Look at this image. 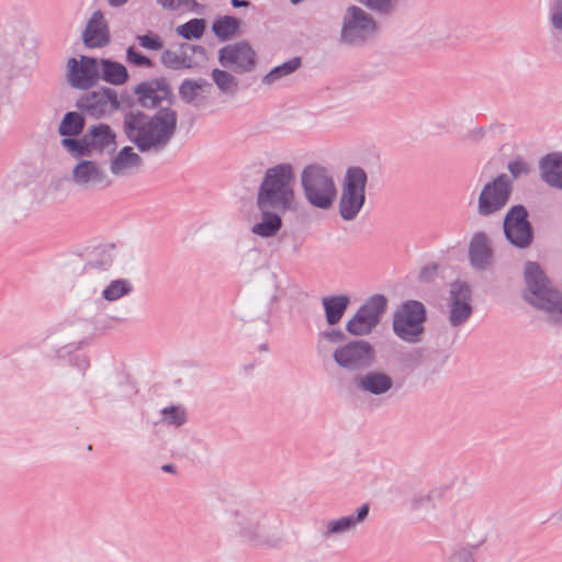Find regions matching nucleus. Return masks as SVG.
I'll use <instances>...</instances> for the list:
<instances>
[{
    "mask_svg": "<svg viewBox=\"0 0 562 562\" xmlns=\"http://www.w3.org/2000/svg\"><path fill=\"white\" fill-rule=\"evenodd\" d=\"M124 133L130 142L143 151L159 153L168 145L177 128V113L161 108L154 115L130 111L123 120Z\"/></svg>",
    "mask_w": 562,
    "mask_h": 562,
    "instance_id": "1",
    "label": "nucleus"
},
{
    "mask_svg": "<svg viewBox=\"0 0 562 562\" xmlns=\"http://www.w3.org/2000/svg\"><path fill=\"white\" fill-rule=\"evenodd\" d=\"M295 170L290 162L266 169L257 191V209L276 207L281 213L296 211Z\"/></svg>",
    "mask_w": 562,
    "mask_h": 562,
    "instance_id": "2",
    "label": "nucleus"
},
{
    "mask_svg": "<svg viewBox=\"0 0 562 562\" xmlns=\"http://www.w3.org/2000/svg\"><path fill=\"white\" fill-rule=\"evenodd\" d=\"M300 184L305 201L315 209L329 210L337 199L334 175L321 164L306 165L301 171Z\"/></svg>",
    "mask_w": 562,
    "mask_h": 562,
    "instance_id": "3",
    "label": "nucleus"
},
{
    "mask_svg": "<svg viewBox=\"0 0 562 562\" xmlns=\"http://www.w3.org/2000/svg\"><path fill=\"white\" fill-rule=\"evenodd\" d=\"M525 281L528 290L526 300L533 306L546 311L550 322L562 324V297L550 286L538 263L530 261L526 263Z\"/></svg>",
    "mask_w": 562,
    "mask_h": 562,
    "instance_id": "4",
    "label": "nucleus"
},
{
    "mask_svg": "<svg viewBox=\"0 0 562 562\" xmlns=\"http://www.w3.org/2000/svg\"><path fill=\"white\" fill-rule=\"evenodd\" d=\"M268 515L257 504H243L232 509L227 517L231 535L248 543L259 544L268 531Z\"/></svg>",
    "mask_w": 562,
    "mask_h": 562,
    "instance_id": "5",
    "label": "nucleus"
},
{
    "mask_svg": "<svg viewBox=\"0 0 562 562\" xmlns=\"http://www.w3.org/2000/svg\"><path fill=\"white\" fill-rule=\"evenodd\" d=\"M367 172L359 166L348 167L341 181L339 216L347 222L358 217L366 203Z\"/></svg>",
    "mask_w": 562,
    "mask_h": 562,
    "instance_id": "6",
    "label": "nucleus"
},
{
    "mask_svg": "<svg viewBox=\"0 0 562 562\" xmlns=\"http://www.w3.org/2000/svg\"><path fill=\"white\" fill-rule=\"evenodd\" d=\"M426 318L427 311L422 302L415 300L406 301L393 313V333L406 344H419L425 333Z\"/></svg>",
    "mask_w": 562,
    "mask_h": 562,
    "instance_id": "7",
    "label": "nucleus"
},
{
    "mask_svg": "<svg viewBox=\"0 0 562 562\" xmlns=\"http://www.w3.org/2000/svg\"><path fill=\"white\" fill-rule=\"evenodd\" d=\"M375 20L363 9L348 7L342 18L340 41L347 45L357 46L372 40L378 33Z\"/></svg>",
    "mask_w": 562,
    "mask_h": 562,
    "instance_id": "8",
    "label": "nucleus"
},
{
    "mask_svg": "<svg viewBox=\"0 0 562 562\" xmlns=\"http://www.w3.org/2000/svg\"><path fill=\"white\" fill-rule=\"evenodd\" d=\"M387 308L383 294L370 296L347 322L346 330L352 336H367L378 326Z\"/></svg>",
    "mask_w": 562,
    "mask_h": 562,
    "instance_id": "9",
    "label": "nucleus"
},
{
    "mask_svg": "<svg viewBox=\"0 0 562 562\" xmlns=\"http://www.w3.org/2000/svg\"><path fill=\"white\" fill-rule=\"evenodd\" d=\"M333 358L339 368L347 371H359L373 363L375 350L366 340H352L336 348Z\"/></svg>",
    "mask_w": 562,
    "mask_h": 562,
    "instance_id": "10",
    "label": "nucleus"
},
{
    "mask_svg": "<svg viewBox=\"0 0 562 562\" xmlns=\"http://www.w3.org/2000/svg\"><path fill=\"white\" fill-rule=\"evenodd\" d=\"M448 321L454 328L463 326L473 313L472 291L464 281H453L446 299Z\"/></svg>",
    "mask_w": 562,
    "mask_h": 562,
    "instance_id": "11",
    "label": "nucleus"
},
{
    "mask_svg": "<svg viewBox=\"0 0 562 562\" xmlns=\"http://www.w3.org/2000/svg\"><path fill=\"white\" fill-rule=\"evenodd\" d=\"M512 192L509 178L502 173L486 182L477 199V213L482 216L494 214L507 204Z\"/></svg>",
    "mask_w": 562,
    "mask_h": 562,
    "instance_id": "12",
    "label": "nucleus"
},
{
    "mask_svg": "<svg viewBox=\"0 0 562 562\" xmlns=\"http://www.w3.org/2000/svg\"><path fill=\"white\" fill-rule=\"evenodd\" d=\"M503 227L507 240L513 246L520 249L530 246L532 241V229L525 206H513L504 218Z\"/></svg>",
    "mask_w": 562,
    "mask_h": 562,
    "instance_id": "13",
    "label": "nucleus"
},
{
    "mask_svg": "<svg viewBox=\"0 0 562 562\" xmlns=\"http://www.w3.org/2000/svg\"><path fill=\"white\" fill-rule=\"evenodd\" d=\"M117 92L112 88H101L82 95L76 106L94 119H101L112 114L120 108Z\"/></svg>",
    "mask_w": 562,
    "mask_h": 562,
    "instance_id": "14",
    "label": "nucleus"
},
{
    "mask_svg": "<svg viewBox=\"0 0 562 562\" xmlns=\"http://www.w3.org/2000/svg\"><path fill=\"white\" fill-rule=\"evenodd\" d=\"M67 82L70 87L87 90L100 80L99 59L80 56V59L69 58L66 65Z\"/></svg>",
    "mask_w": 562,
    "mask_h": 562,
    "instance_id": "15",
    "label": "nucleus"
},
{
    "mask_svg": "<svg viewBox=\"0 0 562 562\" xmlns=\"http://www.w3.org/2000/svg\"><path fill=\"white\" fill-rule=\"evenodd\" d=\"M218 61L225 68L237 74L250 71L256 65V53L244 41L228 44L220 49Z\"/></svg>",
    "mask_w": 562,
    "mask_h": 562,
    "instance_id": "16",
    "label": "nucleus"
},
{
    "mask_svg": "<svg viewBox=\"0 0 562 562\" xmlns=\"http://www.w3.org/2000/svg\"><path fill=\"white\" fill-rule=\"evenodd\" d=\"M369 512V504H363L353 514L323 521L321 537L324 540H335L355 532L358 526L364 524L368 519Z\"/></svg>",
    "mask_w": 562,
    "mask_h": 562,
    "instance_id": "17",
    "label": "nucleus"
},
{
    "mask_svg": "<svg viewBox=\"0 0 562 562\" xmlns=\"http://www.w3.org/2000/svg\"><path fill=\"white\" fill-rule=\"evenodd\" d=\"M71 182L82 190L103 189L112 184L105 170L93 160H80L72 168Z\"/></svg>",
    "mask_w": 562,
    "mask_h": 562,
    "instance_id": "18",
    "label": "nucleus"
},
{
    "mask_svg": "<svg viewBox=\"0 0 562 562\" xmlns=\"http://www.w3.org/2000/svg\"><path fill=\"white\" fill-rule=\"evenodd\" d=\"M193 55H198L201 59H204L205 48L200 45L182 44L180 52L165 49L161 53L160 60L165 67L179 70L182 68H191L195 65V61L192 60Z\"/></svg>",
    "mask_w": 562,
    "mask_h": 562,
    "instance_id": "19",
    "label": "nucleus"
},
{
    "mask_svg": "<svg viewBox=\"0 0 562 562\" xmlns=\"http://www.w3.org/2000/svg\"><path fill=\"white\" fill-rule=\"evenodd\" d=\"M83 44L89 48L104 47L110 43V32L104 14L95 10L82 32Z\"/></svg>",
    "mask_w": 562,
    "mask_h": 562,
    "instance_id": "20",
    "label": "nucleus"
},
{
    "mask_svg": "<svg viewBox=\"0 0 562 562\" xmlns=\"http://www.w3.org/2000/svg\"><path fill=\"white\" fill-rule=\"evenodd\" d=\"M469 259L472 267L476 270H487L492 267L494 257L487 235L483 232H476L469 244Z\"/></svg>",
    "mask_w": 562,
    "mask_h": 562,
    "instance_id": "21",
    "label": "nucleus"
},
{
    "mask_svg": "<svg viewBox=\"0 0 562 562\" xmlns=\"http://www.w3.org/2000/svg\"><path fill=\"white\" fill-rule=\"evenodd\" d=\"M138 102L144 108H156L167 100L170 94V88L164 81L151 80L137 85L134 89Z\"/></svg>",
    "mask_w": 562,
    "mask_h": 562,
    "instance_id": "22",
    "label": "nucleus"
},
{
    "mask_svg": "<svg viewBox=\"0 0 562 562\" xmlns=\"http://www.w3.org/2000/svg\"><path fill=\"white\" fill-rule=\"evenodd\" d=\"M356 387L371 395H384L393 387V379L382 371H369L355 379Z\"/></svg>",
    "mask_w": 562,
    "mask_h": 562,
    "instance_id": "23",
    "label": "nucleus"
},
{
    "mask_svg": "<svg viewBox=\"0 0 562 562\" xmlns=\"http://www.w3.org/2000/svg\"><path fill=\"white\" fill-rule=\"evenodd\" d=\"M142 157L131 146L123 147L110 161V172L114 177L124 178L131 176L140 168Z\"/></svg>",
    "mask_w": 562,
    "mask_h": 562,
    "instance_id": "24",
    "label": "nucleus"
},
{
    "mask_svg": "<svg viewBox=\"0 0 562 562\" xmlns=\"http://www.w3.org/2000/svg\"><path fill=\"white\" fill-rule=\"evenodd\" d=\"M212 90V85L203 79H186L179 87V97L187 103L200 106L205 103V97Z\"/></svg>",
    "mask_w": 562,
    "mask_h": 562,
    "instance_id": "25",
    "label": "nucleus"
},
{
    "mask_svg": "<svg viewBox=\"0 0 562 562\" xmlns=\"http://www.w3.org/2000/svg\"><path fill=\"white\" fill-rule=\"evenodd\" d=\"M91 153L112 151L115 147V134L112 128L104 123L91 126L86 133Z\"/></svg>",
    "mask_w": 562,
    "mask_h": 562,
    "instance_id": "26",
    "label": "nucleus"
},
{
    "mask_svg": "<svg viewBox=\"0 0 562 562\" xmlns=\"http://www.w3.org/2000/svg\"><path fill=\"white\" fill-rule=\"evenodd\" d=\"M451 24L441 18H430L424 22L420 29L423 40L429 45H441L450 38Z\"/></svg>",
    "mask_w": 562,
    "mask_h": 562,
    "instance_id": "27",
    "label": "nucleus"
},
{
    "mask_svg": "<svg viewBox=\"0 0 562 562\" xmlns=\"http://www.w3.org/2000/svg\"><path fill=\"white\" fill-rule=\"evenodd\" d=\"M259 221L251 227V233L261 238H271L278 235L282 227L280 212L276 207L258 209Z\"/></svg>",
    "mask_w": 562,
    "mask_h": 562,
    "instance_id": "28",
    "label": "nucleus"
},
{
    "mask_svg": "<svg viewBox=\"0 0 562 562\" xmlns=\"http://www.w3.org/2000/svg\"><path fill=\"white\" fill-rule=\"evenodd\" d=\"M541 179L550 187L562 190V154H549L540 161Z\"/></svg>",
    "mask_w": 562,
    "mask_h": 562,
    "instance_id": "29",
    "label": "nucleus"
},
{
    "mask_svg": "<svg viewBox=\"0 0 562 562\" xmlns=\"http://www.w3.org/2000/svg\"><path fill=\"white\" fill-rule=\"evenodd\" d=\"M349 303L350 297L346 294L324 296L322 299V304L324 306L325 317L328 325H336L340 322Z\"/></svg>",
    "mask_w": 562,
    "mask_h": 562,
    "instance_id": "30",
    "label": "nucleus"
},
{
    "mask_svg": "<svg viewBox=\"0 0 562 562\" xmlns=\"http://www.w3.org/2000/svg\"><path fill=\"white\" fill-rule=\"evenodd\" d=\"M100 79L114 86L123 85L128 79L126 67L110 59H99Z\"/></svg>",
    "mask_w": 562,
    "mask_h": 562,
    "instance_id": "31",
    "label": "nucleus"
},
{
    "mask_svg": "<svg viewBox=\"0 0 562 562\" xmlns=\"http://www.w3.org/2000/svg\"><path fill=\"white\" fill-rule=\"evenodd\" d=\"M211 77L222 94L229 98L237 94L239 81L235 76L226 70L215 68L212 70Z\"/></svg>",
    "mask_w": 562,
    "mask_h": 562,
    "instance_id": "32",
    "label": "nucleus"
},
{
    "mask_svg": "<svg viewBox=\"0 0 562 562\" xmlns=\"http://www.w3.org/2000/svg\"><path fill=\"white\" fill-rule=\"evenodd\" d=\"M85 127V117L78 112H67L58 126V133L64 138L76 137L81 134Z\"/></svg>",
    "mask_w": 562,
    "mask_h": 562,
    "instance_id": "33",
    "label": "nucleus"
},
{
    "mask_svg": "<svg viewBox=\"0 0 562 562\" xmlns=\"http://www.w3.org/2000/svg\"><path fill=\"white\" fill-rule=\"evenodd\" d=\"M486 538L481 537L474 544L462 543L456 546L448 553L445 562H475V553L480 546L485 542Z\"/></svg>",
    "mask_w": 562,
    "mask_h": 562,
    "instance_id": "34",
    "label": "nucleus"
},
{
    "mask_svg": "<svg viewBox=\"0 0 562 562\" xmlns=\"http://www.w3.org/2000/svg\"><path fill=\"white\" fill-rule=\"evenodd\" d=\"M239 24L238 19L225 15L213 23L212 31L220 40L227 41L236 35Z\"/></svg>",
    "mask_w": 562,
    "mask_h": 562,
    "instance_id": "35",
    "label": "nucleus"
},
{
    "mask_svg": "<svg viewBox=\"0 0 562 562\" xmlns=\"http://www.w3.org/2000/svg\"><path fill=\"white\" fill-rule=\"evenodd\" d=\"M301 66V59L300 57H293L290 60L283 63L282 65H279L274 68H272L263 78L262 83L263 85H272L277 80L291 75L299 67Z\"/></svg>",
    "mask_w": 562,
    "mask_h": 562,
    "instance_id": "36",
    "label": "nucleus"
},
{
    "mask_svg": "<svg viewBox=\"0 0 562 562\" xmlns=\"http://www.w3.org/2000/svg\"><path fill=\"white\" fill-rule=\"evenodd\" d=\"M133 291L131 281L119 279L111 281L102 291V297L109 302H114L128 295Z\"/></svg>",
    "mask_w": 562,
    "mask_h": 562,
    "instance_id": "37",
    "label": "nucleus"
},
{
    "mask_svg": "<svg viewBox=\"0 0 562 562\" xmlns=\"http://www.w3.org/2000/svg\"><path fill=\"white\" fill-rule=\"evenodd\" d=\"M206 27L203 19H191L190 21L179 25L176 30L177 34L184 40L200 38Z\"/></svg>",
    "mask_w": 562,
    "mask_h": 562,
    "instance_id": "38",
    "label": "nucleus"
},
{
    "mask_svg": "<svg viewBox=\"0 0 562 562\" xmlns=\"http://www.w3.org/2000/svg\"><path fill=\"white\" fill-rule=\"evenodd\" d=\"M281 284L277 272L269 271L266 273L260 284V291L265 294L271 303L279 300Z\"/></svg>",
    "mask_w": 562,
    "mask_h": 562,
    "instance_id": "39",
    "label": "nucleus"
},
{
    "mask_svg": "<svg viewBox=\"0 0 562 562\" xmlns=\"http://www.w3.org/2000/svg\"><path fill=\"white\" fill-rule=\"evenodd\" d=\"M187 422V412L182 406L171 405L161 409V423L180 427Z\"/></svg>",
    "mask_w": 562,
    "mask_h": 562,
    "instance_id": "40",
    "label": "nucleus"
},
{
    "mask_svg": "<svg viewBox=\"0 0 562 562\" xmlns=\"http://www.w3.org/2000/svg\"><path fill=\"white\" fill-rule=\"evenodd\" d=\"M261 259L260 251L252 247L239 254L237 266L245 272H252L257 269Z\"/></svg>",
    "mask_w": 562,
    "mask_h": 562,
    "instance_id": "41",
    "label": "nucleus"
},
{
    "mask_svg": "<svg viewBox=\"0 0 562 562\" xmlns=\"http://www.w3.org/2000/svg\"><path fill=\"white\" fill-rule=\"evenodd\" d=\"M61 146L75 157L85 156L91 153L86 134L80 138L68 137L60 140Z\"/></svg>",
    "mask_w": 562,
    "mask_h": 562,
    "instance_id": "42",
    "label": "nucleus"
},
{
    "mask_svg": "<svg viewBox=\"0 0 562 562\" xmlns=\"http://www.w3.org/2000/svg\"><path fill=\"white\" fill-rule=\"evenodd\" d=\"M165 10L177 11L184 9L189 12H200L201 4L195 0H156Z\"/></svg>",
    "mask_w": 562,
    "mask_h": 562,
    "instance_id": "43",
    "label": "nucleus"
},
{
    "mask_svg": "<svg viewBox=\"0 0 562 562\" xmlns=\"http://www.w3.org/2000/svg\"><path fill=\"white\" fill-rule=\"evenodd\" d=\"M363 5L373 12L383 15L392 14L397 7V0H359Z\"/></svg>",
    "mask_w": 562,
    "mask_h": 562,
    "instance_id": "44",
    "label": "nucleus"
},
{
    "mask_svg": "<svg viewBox=\"0 0 562 562\" xmlns=\"http://www.w3.org/2000/svg\"><path fill=\"white\" fill-rule=\"evenodd\" d=\"M138 44L146 49L160 50L164 46L161 37L157 34H144L136 37Z\"/></svg>",
    "mask_w": 562,
    "mask_h": 562,
    "instance_id": "45",
    "label": "nucleus"
},
{
    "mask_svg": "<svg viewBox=\"0 0 562 562\" xmlns=\"http://www.w3.org/2000/svg\"><path fill=\"white\" fill-rule=\"evenodd\" d=\"M126 60L130 64H133L138 67H147L148 68V67L153 66V61L148 57L136 52L135 48L132 46L128 47L126 50Z\"/></svg>",
    "mask_w": 562,
    "mask_h": 562,
    "instance_id": "46",
    "label": "nucleus"
},
{
    "mask_svg": "<svg viewBox=\"0 0 562 562\" xmlns=\"http://www.w3.org/2000/svg\"><path fill=\"white\" fill-rule=\"evenodd\" d=\"M550 21L555 31L562 32V0H554L551 9Z\"/></svg>",
    "mask_w": 562,
    "mask_h": 562,
    "instance_id": "47",
    "label": "nucleus"
},
{
    "mask_svg": "<svg viewBox=\"0 0 562 562\" xmlns=\"http://www.w3.org/2000/svg\"><path fill=\"white\" fill-rule=\"evenodd\" d=\"M508 170L514 178H517L522 173H527L529 171V167L521 160H515L508 164Z\"/></svg>",
    "mask_w": 562,
    "mask_h": 562,
    "instance_id": "48",
    "label": "nucleus"
},
{
    "mask_svg": "<svg viewBox=\"0 0 562 562\" xmlns=\"http://www.w3.org/2000/svg\"><path fill=\"white\" fill-rule=\"evenodd\" d=\"M322 335L329 342L338 344V342H342L345 340V335L339 329H331L328 331H324Z\"/></svg>",
    "mask_w": 562,
    "mask_h": 562,
    "instance_id": "49",
    "label": "nucleus"
},
{
    "mask_svg": "<svg viewBox=\"0 0 562 562\" xmlns=\"http://www.w3.org/2000/svg\"><path fill=\"white\" fill-rule=\"evenodd\" d=\"M436 271H437L436 266L423 268L419 273L420 281L430 282L432 280V278L435 277Z\"/></svg>",
    "mask_w": 562,
    "mask_h": 562,
    "instance_id": "50",
    "label": "nucleus"
},
{
    "mask_svg": "<svg viewBox=\"0 0 562 562\" xmlns=\"http://www.w3.org/2000/svg\"><path fill=\"white\" fill-rule=\"evenodd\" d=\"M429 501H430L429 495H420V496L414 497L412 501V504H413V507H415V508H422L427 503H429Z\"/></svg>",
    "mask_w": 562,
    "mask_h": 562,
    "instance_id": "51",
    "label": "nucleus"
},
{
    "mask_svg": "<svg viewBox=\"0 0 562 562\" xmlns=\"http://www.w3.org/2000/svg\"><path fill=\"white\" fill-rule=\"evenodd\" d=\"M97 270H98V268H97V266L93 262H88L85 266V273L88 277H93L97 273Z\"/></svg>",
    "mask_w": 562,
    "mask_h": 562,
    "instance_id": "52",
    "label": "nucleus"
},
{
    "mask_svg": "<svg viewBox=\"0 0 562 562\" xmlns=\"http://www.w3.org/2000/svg\"><path fill=\"white\" fill-rule=\"evenodd\" d=\"M111 8H121L125 5L130 0H105Z\"/></svg>",
    "mask_w": 562,
    "mask_h": 562,
    "instance_id": "53",
    "label": "nucleus"
},
{
    "mask_svg": "<svg viewBox=\"0 0 562 562\" xmlns=\"http://www.w3.org/2000/svg\"><path fill=\"white\" fill-rule=\"evenodd\" d=\"M254 308L250 306L249 308H247V311H245L243 313V315H240V319L243 322H247V321H254V317L251 316L252 315V311Z\"/></svg>",
    "mask_w": 562,
    "mask_h": 562,
    "instance_id": "54",
    "label": "nucleus"
},
{
    "mask_svg": "<svg viewBox=\"0 0 562 562\" xmlns=\"http://www.w3.org/2000/svg\"><path fill=\"white\" fill-rule=\"evenodd\" d=\"M231 3L234 8H245L249 5V2L246 0H232Z\"/></svg>",
    "mask_w": 562,
    "mask_h": 562,
    "instance_id": "55",
    "label": "nucleus"
},
{
    "mask_svg": "<svg viewBox=\"0 0 562 562\" xmlns=\"http://www.w3.org/2000/svg\"><path fill=\"white\" fill-rule=\"evenodd\" d=\"M551 518L555 521H562V508L553 513Z\"/></svg>",
    "mask_w": 562,
    "mask_h": 562,
    "instance_id": "56",
    "label": "nucleus"
},
{
    "mask_svg": "<svg viewBox=\"0 0 562 562\" xmlns=\"http://www.w3.org/2000/svg\"><path fill=\"white\" fill-rule=\"evenodd\" d=\"M162 471H165V472H173V465L172 464H165V465H162Z\"/></svg>",
    "mask_w": 562,
    "mask_h": 562,
    "instance_id": "57",
    "label": "nucleus"
},
{
    "mask_svg": "<svg viewBox=\"0 0 562 562\" xmlns=\"http://www.w3.org/2000/svg\"><path fill=\"white\" fill-rule=\"evenodd\" d=\"M268 321H269V313H265V315L262 316V322L265 324H268Z\"/></svg>",
    "mask_w": 562,
    "mask_h": 562,
    "instance_id": "58",
    "label": "nucleus"
},
{
    "mask_svg": "<svg viewBox=\"0 0 562 562\" xmlns=\"http://www.w3.org/2000/svg\"><path fill=\"white\" fill-rule=\"evenodd\" d=\"M259 349L262 350V351H267L268 350V345L267 344H262L259 346Z\"/></svg>",
    "mask_w": 562,
    "mask_h": 562,
    "instance_id": "59",
    "label": "nucleus"
},
{
    "mask_svg": "<svg viewBox=\"0 0 562 562\" xmlns=\"http://www.w3.org/2000/svg\"><path fill=\"white\" fill-rule=\"evenodd\" d=\"M81 366H82V368H87L89 366V363L86 359H81Z\"/></svg>",
    "mask_w": 562,
    "mask_h": 562,
    "instance_id": "60",
    "label": "nucleus"
},
{
    "mask_svg": "<svg viewBox=\"0 0 562 562\" xmlns=\"http://www.w3.org/2000/svg\"><path fill=\"white\" fill-rule=\"evenodd\" d=\"M290 1H291V3H293V4H297V3L303 2L304 0H290Z\"/></svg>",
    "mask_w": 562,
    "mask_h": 562,
    "instance_id": "61",
    "label": "nucleus"
}]
</instances>
